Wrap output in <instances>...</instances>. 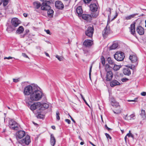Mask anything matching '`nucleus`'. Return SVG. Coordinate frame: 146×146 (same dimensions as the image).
Masks as SVG:
<instances>
[{"mask_svg":"<svg viewBox=\"0 0 146 146\" xmlns=\"http://www.w3.org/2000/svg\"><path fill=\"white\" fill-rule=\"evenodd\" d=\"M127 114L126 115H125V116L124 117V119H125V120H129V117H127Z\"/></svg>","mask_w":146,"mask_h":146,"instance_id":"obj_50","label":"nucleus"},{"mask_svg":"<svg viewBox=\"0 0 146 146\" xmlns=\"http://www.w3.org/2000/svg\"><path fill=\"white\" fill-rule=\"evenodd\" d=\"M9 125L11 129L15 130H18L20 127L18 123L12 119H11L9 121Z\"/></svg>","mask_w":146,"mask_h":146,"instance_id":"obj_3","label":"nucleus"},{"mask_svg":"<svg viewBox=\"0 0 146 146\" xmlns=\"http://www.w3.org/2000/svg\"><path fill=\"white\" fill-rule=\"evenodd\" d=\"M41 105V103L39 102L34 103L31 105L30 109L32 110H34L36 109L39 108Z\"/></svg>","mask_w":146,"mask_h":146,"instance_id":"obj_11","label":"nucleus"},{"mask_svg":"<svg viewBox=\"0 0 146 146\" xmlns=\"http://www.w3.org/2000/svg\"><path fill=\"white\" fill-rule=\"evenodd\" d=\"M81 16L82 19L85 20H88L89 19H90V15L83 14Z\"/></svg>","mask_w":146,"mask_h":146,"instance_id":"obj_27","label":"nucleus"},{"mask_svg":"<svg viewBox=\"0 0 146 146\" xmlns=\"http://www.w3.org/2000/svg\"><path fill=\"white\" fill-rule=\"evenodd\" d=\"M23 15L25 17H27V16L28 15L27 13H24L23 14Z\"/></svg>","mask_w":146,"mask_h":146,"instance_id":"obj_63","label":"nucleus"},{"mask_svg":"<svg viewBox=\"0 0 146 146\" xmlns=\"http://www.w3.org/2000/svg\"><path fill=\"white\" fill-rule=\"evenodd\" d=\"M141 94L142 96H145L146 95V92H143L141 93Z\"/></svg>","mask_w":146,"mask_h":146,"instance_id":"obj_56","label":"nucleus"},{"mask_svg":"<svg viewBox=\"0 0 146 146\" xmlns=\"http://www.w3.org/2000/svg\"><path fill=\"white\" fill-rule=\"evenodd\" d=\"M109 20V22H110V19H109V18H108L107 26L106 27L104 28V31L102 32L103 36L105 38H106L108 35L110 34L111 33V31L110 30V27L108 26Z\"/></svg>","mask_w":146,"mask_h":146,"instance_id":"obj_6","label":"nucleus"},{"mask_svg":"<svg viewBox=\"0 0 146 146\" xmlns=\"http://www.w3.org/2000/svg\"><path fill=\"white\" fill-rule=\"evenodd\" d=\"M77 13L79 16H81L82 15L83 11L81 6H78L77 7L76 9Z\"/></svg>","mask_w":146,"mask_h":146,"instance_id":"obj_21","label":"nucleus"},{"mask_svg":"<svg viewBox=\"0 0 146 146\" xmlns=\"http://www.w3.org/2000/svg\"><path fill=\"white\" fill-rule=\"evenodd\" d=\"M137 98H135L134 100H127V101L129 102H135V101H136V100H137Z\"/></svg>","mask_w":146,"mask_h":146,"instance_id":"obj_57","label":"nucleus"},{"mask_svg":"<svg viewBox=\"0 0 146 146\" xmlns=\"http://www.w3.org/2000/svg\"><path fill=\"white\" fill-rule=\"evenodd\" d=\"M92 66H91L90 67V70H89V74L90 78L91 73V70H92Z\"/></svg>","mask_w":146,"mask_h":146,"instance_id":"obj_52","label":"nucleus"},{"mask_svg":"<svg viewBox=\"0 0 146 146\" xmlns=\"http://www.w3.org/2000/svg\"><path fill=\"white\" fill-rule=\"evenodd\" d=\"M90 15V18L92 17L96 18L97 17L98 14L96 13L93 12Z\"/></svg>","mask_w":146,"mask_h":146,"instance_id":"obj_32","label":"nucleus"},{"mask_svg":"<svg viewBox=\"0 0 146 146\" xmlns=\"http://www.w3.org/2000/svg\"><path fill=\"white\" fill-rule=\"evenodd\" d=\"M24 31V29L22 26H20L16 31V33L19 34L22 33Z\"/></svg>","mask_w":146,"mask_h":146,"instance_id":"obj_24","label":"nucleus"},{"mask_svg":"<svg viewBox=\"0 0 146 146\" xmlns=\"http://www.w3.org/2000/svg\"><path fill=\"white\" fill-rule=\"evenodd\" d=\"M26 35V34H24L23 35H20V37L21 38H24L25 35Z\"/></svg>","mask_w":146,"mask_h":146,"instance_id":"obj_62","label":"nucleus"},{"mask_svg":"<svg viewBox=\"0 0 146 146\" xmlns=\"http://www.w3.org/2000/svg\"><path fill=\"white\" fill-rule=\"evenodd\" d=\"M140 115L142 118L143 119H144L146 117L145 111L144 110H142L140 113Z\"/></svg>","mask_w":146,"mask_h":146,"instance_id":"obj_26","label":"nucleus"},{"mask_svg":"<svg viewBox=\"0 0 146 146\" xmlns=\"http://www.w3.org/2000/svg\"><path fill=\"white\" fill-rule=\"evenodd\" d=\"M65 121L67 122L68 124H70L71 122L68 119H66L65 120Z\"/></svg>","mask_w":146,"mask_h":146,"instance_id":"obj_55","label":"nucleus"},{"mask_svg":"<svg viewBox=\"0 0 146 146\" xmlns=\"http://www.w3.org/2000/svg\"><path fill=\"white\" fill-rule=\"evenodd\" d=\"M111 105L113 107H115L116 108L120 107L119 103L116 101L115 102H114V103H112L111 104Z\"/></svg>","mask_w":146,"mask_h":146,"instance_id":"obj_35","label":"nucleus"},{"mask_svg":"<svg viewBox=\"0 0 146 146\" xmlns=\"http://www.w3.org/2000/svg\"><path fill=\"white\" fill-rule=\"evenodd\" d=\"M114 58L117 61H123L125 57L124 53L121 52H117L114 55Z\"/></svg>","mask_w":146,"mask_h":146,"instance_id":"obj_5","label":"nucleus"},{"mask_svg":"<svg viewBox=\"0 0 146 146\" xmlns=\"http://www.w3.org/2000/svg\"><path fill=\"white\" fill-rule=\"evenodd\" d=\"M128 80V79L127 78H123L122 79L121 81L123 82H124L127 81Z\"/></svg>","mask_w":146,"mask_h":146,"instance_id":"obj_51","label":"nucleus"},{"mask_svg":"<svg viewBox=\"0 0 146 146\" xmlns=\"http://www.w3.org/2000/svg\"><path fill=\"white\" fill-rule=\"evenodd\" d=\"M105 127L108 131L111 129L108 127L106 125H105Z\"/></svg>","mask_w":146,"mask_h":146,"instance_id":"obj_58","label":"nucleus"},{"mask_svg":"<svg viewBox=\"0 0 146 146\" xmlns=\"http://www.w3.org/2000/svg\"><path fill=\"white\" fill-rule=\"evenodd\" d=\"M56 57L60 61H61L63 60V58L60 56L58 55H56Z\"/></svg>","mask_w":146,"mask_h":146,"instance_id":"obj_40","label":"nucleus"},{"mask_svg":"<svg viewBox=\"0 0 146 146\" xmlns=\"http://www.w3.org/2000/svg\"><path fill=\"white\" fill-rule=\"evenodd\" d=\"M49 107V105L48 104L46 103H43L42 104L41 103V105L40 106V108H44L46 109L48 108Z\"/></svg>","mask_w":146,"mask_h":146,"instance_id":"obj_28","label":"nucleus"},{"mask_svg":"<svg viewBox=\"0 0 146 146\" xmlns=\"http://www.w3.org/2000/svg\"><path fill=\"white\" fill-rule=\"evenodd\" d=\"M90 10L92 12H94L97 11L98 6L95 3L91 4L90 5Z\"/></svg>","mask_w":146,"mask_h":146,"instance_id":"obj_15","label":"nucleus"},{"mask_svg":"<svg viewBox=\"0 0 146 146\" xmlns=\"http://www.w3.org/2000/svg\"><path fill=\"white\" fill-rule=\"evenodd\" d=\"M135 115L133 114H132L131 115L129 116V120H131V119H135Z\"/></svg>","mask_w":146,"mask_h":146,"instance_id":"obj_38","label":"nucleus"},{"mask_svg":"<svg viewBox=\"0 0 146 146\" xmlns=\"http://www.w3.org/2000/svg\"><path fill=\"white\" fill-rule=\"evenodd\" d=\"M129 58L132 62V63L136 62L137 59V56L134 55H130Z\"/></svg>","mask_w":146,"mask_h":146,"instance_id":"obj_22","label":"nucleus"},{"mask_svg":"<svg viewBox=\"0 0 146 146\" xmlns=\"http://www.w3.org/2000/svg\"><path fill=\"white\" fill-rule=\"evenodd\" d=\"M113 65H114V66L113 67V69L115 71L118 70L121 67V65H118L115 64H114Z\"/></svg>","mask_w":146,"mask_h":146,"instance_id":"obj_30","label":"nucleus"},{"mask_svg":"<svg viewBox=\"0 0 146 146\" xmlns=\"http://www.w3.org/2000/svg\"><path fill=\"white\" fill-rule=\"evenodd\" d=\"M44 53H45V54L46 55V56H48V57L49 56V54L48 53H47V52H44Z\"/></svg>","mask_w":146,"mask_h":146,"instance_id":"obj_64","label":"nucleus"},{"mask_svg":"<svg viewBox=\"0 0 146 146\" xmlns=\"http://www.w3.org/2000/svg\"><path fill=\"white\" fill-rule=\"evenodd\" d=\"M43 5L41 7V9L42 10L47 11V14L48 17H52L53 15L54 11L52 9H51V7L49 5H46L44 3Z\"/></svg>","mask_w":146,"mask_h":146,"instance_id":"obj_2","label":"nucleus"},{"mask_svg":"<svg viewBox=\"0 0 146 146\" xmlns=\"http://www.w3.org/2000/svg\"><path fill=\"white\" fill-rule=\"evenodd\" d=\"M16 138L17 139H21L25 135V132L23 131H19L16 134Z\"/></svg>","mask_w":146,"mask_h":146,"instance_id":"obj_10","label":"nucleus"},{"mask_svg":"<svg viewBox=\"0 0 146 146\" xmlns=\"http://www.w3.org/2000/svg\"><path fill=\"white\" fill-rule=\"evenodd\" d=\"M137 33L140 35L144 34V29L141 26H139L136 29Z\"/></svg>","mask_w":146,"mask_h":146,"instance_id":"obj_14","label":"nucleus"},{"mask_svg":"<svg viewBox=\"0 0 146 146\" xmlns=\"http://www.w3.org/2000/svg\"><path fill=\"white\" fill-rule=\"evenodd\" d=\"M123 72L125 75L129 76L131 74L130 69L128 68H124L123 70Z\"/></svg>","mask_w":146,"mask_h":146,"instance_id":"obj_20","label":"nucleus"},{"mask_svg":"<svg viewBox=\"0 0 146 146\" xmlns=\"http://www.w3.org/2000/svg\"><path fill=\"white\" fill-rule=\"evenodd\" d=\"M31 141L30 136L29 135H27L25 138L20 140L19 141V143L23 145L24 144L28 145L31 142Z\"/></svg>","mask_w":146,"mask_h":146,"instance_id":"obj_7","label":"nucleus"},{"mask_svg":"<svg viewBox=\"0 0 146 146\" xmlns=\"http://www.w3.org/2000/svg\"><path fill=\"white\" fill-rule=\"evenodd\" d=\"M108 63L110 64L113 65L114 64V62L111 59L110 57H108L107 59Z\"/></svg>","mask_w":146,"mask_h":146,"instance_id":"obj_31","label":"nucleus"},{"mask_svg":"<svg viewBox=\"0 0 146 146\" xmlns=\"http://www.w3.org/2000/svg\"><path fill=\"white\" fill-rule=\"evenodd\" d=\"M33 5L36 9H38L40 7H41L42 4L41 5L40 2L38 1L35 2L33 3Z\"/></svg>","mask_w":146,"mask_h":146,"instance_id":"obj_23","label":"nucleus"},{"mask_svg":"<svg viewBox=\"0 0 146 146\" xmlns=\"http://www.w3.org/2000/svg\"><path fill=\"white\" fill-rule=\"evenodd\" d=\"M113 76V74L111 71H108L106 76V80L108 81H110Z\"/></svg>","mask_w":146,"mask_h":146,"instance_id":"obj_12","label":"nucleus"},{"mask_svg":"<svg viewBox=\"0 0 146 146\" xmlns=\"http://www.w3.org/2000/svg\"><path fill=\"white\" fill-rule=\"evenodd\" d=\"M38 88L36 87L34 90L33 93L31 94L29 99L30 102L38 101L42 98L43 94L40 90L38 89ZM25 100L26 103H29V101L27 99H26Z\"/></svg>","mask_w":146,"mask_h":146,"instance_id":"obj_1","label":"nucleus"},{"mask_svg":"<svg viewBox=\"0 0 146 146\" xmlns=\"http://www.w3.org/2000/svg\"><path fill=\"white\" fill-rule=\"evenodd\" d=\"M13 58H14L13 57H11V56H9L8 57H5L4 58V59H7L9 60V59H12Z\"/></svg>","mask_w":146,"mask_h":146,"instance_id":"obj_49","label":"nucleus"},{"mask_svg":"<svg viewBox=\"0 0 146 146\" xmlns=\"http://www.w3.org/2000/svg\"><path fill=\"white\" fill-rule=\"evenodd\" d=\"M21 23L20 21L16 18L12 19L11 21L12 25L15 27L18 26Z\"/></svg>","mask_w":146,"mask_h":146,"instance_id":"obj_9","label":"nucleus"},{"mask_svg":"<svg viewBox=\"0 0 146 146\" xmlns=\"http://www.w3.org/2000/svg\"><path fill=\"white\" fill-rule=\"evenodd\" d=\"M25 32H26L25 33V34H26V35L29 32V30L28 29H27L25 31Z\"/></svg>","mask_w":146,"mask_h":146,"instance_id":"obj_60","label":"nucleus"},{"mask_svg":"<svg viewBox=\"0 0 146 146\" xmlns=\"http://www.w3.org/2000/svg\"><path fill=\"white\" fill-rule=\"evenodd\" d=\"M110 66L108 64H106L105 66V70L106 72L109 71V68H110Z\"/></svg>","mask_w":146,"mask_h":146,"instance_id":"obj_43","label":"nucleus"},{"mask_svg":"<svg viewBox=\"0 0 146 146\" xmlns=\"http://www.w3.org/2000/svg\"><path fill=\"white\" fill-rule=\"evenodd\" d=\"M43 1L42 3V5H43L44 4V3H45L46 5H49L50 3V2L49 1L50 0H40Z\"/></svg>","mask_w":146,"mask_h":146,"instance_id":"obj_34","label":"nucleus"},{"mask_svg":"<svg viewBox=\"0 0 146 146\" xmlns=\"http://www.w3.org/2000/svg\"><path fill=\"white\" fill-rule=\"evenodd\" d=\"M89 143L92 145L93 146H96L95 145H94V144H93L91 141H89Z\"/></svg>","mask_w":146,"mask_h":146,"instance_id":"obj_61","label":"nucleus"},{"mask_svg":"<svg viewBox=\"0 0 146 146\" xmlns=\"http://www.w3.org/2000/svg\"><path fill=\"white\" fill-rule=\"evenodd\" d=\"M135 14H134L127 16L125 17V19L127 20H130L131 18H133L135 16Z\"/></svg>","mask_w":146,"mask_h":146,"instance_id":"obj_33","label":"nucleus"},{"mask_svg":"<svg viewBox=\"0 0 146 146\" xmlns=\"http://www.w3.org/2000/svg\"><path fill=\"white\" fill-rule=\"evenodd\" d=\"M118 45L117 43H114L110 47V50L115 49L117 48Z\"/></svg>","mask_w":146,"mask_h":146,"instance_id":"obj_29","label":"nucleus"},{"mask_svg":"<svg viewBox=\"0 0 146 146\" xmlns=\"http://www.w3.org/2000/svg\"><path fill=\"white\" fill-rule=\"evenodd\" d=\"M100 59L103 65H104L105 63V59L104 57L103 56H101Z\"/></svg>","mask_w":146,"mask_h":146,"instance_id":"obj_36","label":"nucleus"},{"mask_svg":"<svg viewBox=\"0 0 146 146\" xmlns=\"http://www.w3.org/2000/svg\"><path fill=\"white\" fill-rule=\"evenodd\" d=\"M105 135L108 139L109 138L110 139H111V137L110 135L109 134L107 133H106L105 134Z\"/></svg>","mask_w":146,"mask_h":146,"instance_id":"obj_44","label":"nucleus"},{"mask_svg":"<svg viewBox=\"0 0 146 146\" xmlns=\"http://www.w3.org/2000/svg\"><path fill=\"white\" fill-rule=\"evenodd\" d=\"M111 104V105L112 103H114L115 102V100L113 98H111L110 99Z\"/></svg>","mask_w":146,"mask_h":146,"instance_id":"obj_46","label":"nucleus"},{"mask_svg":"<svg viewBox=\"0 0 146 146\" xmlns=\"http://www.w3.org/2000/svg\"><path fill=\"white\" fill-rule=\"evenodd\" d=\"M117 15H118V14L117 13V12H116V13H115V16L113 18L111 19V21H113L114 19L115 18H116L117 17Z\"/></svg>","mask_w":146,"mask_h":146,"instance_id":"obj_54","label":"nucleus"},{"mask_svg":"<svg viewBox=\"0 0 146 146\" xmlns=\"http://www.w3.org/2000/svg\"><path fill=\"white\" fill-rule=\"evenodd\" d=\"M120 83L116 80H113L110 83V86L111 87H114L117 85H119Z\"/></svg>","mask_w":146,"mask_h":146,"instance_id":"obj_17","label":"nucleus"},{"mask_svg":"<svg viewBox=\"0 0 146 146\" xmlns=\"http://www.w3.org/2000/svg\"><path fill=\"white\" fill-rule=\"evenodd\" d=\"M44 116L43 114H38L37 115V117L38 118L42 119L44 118Z\"/></svg>","mask_w":146,"mask_h":146,"instance_id":"obj_41","label":"nucleus"},{"mask_svg":"<svg viewBox=\"0 0 146 146\" xmlns=\"http://www.w3.org/2000/svg\"><path fill=\"white\" fill-rule=\"evenodd\" d=\"M55 6L57 8L60 9H62L64 7V5L62 2L58 1L55 2Z\"/></svg>","mask_w":146,"mask_h":146,"instance_id":"obj_13","label":"nucleus"},{"mask_svg":"<svg viewBox=\"0 0 146 146\" xmlns=\"http://www.w3.org/2000/svg\"><path fill=\"white\" fill-rule=\"evenodd\" d=\"M92 0H84V2L85 3H89Z\"/></svg>","mask_w":146,"mask_h":146,"instance_id":"obj_48","label":"nucleus"},{"mask_svg":"<svg viewBox=\"0 0 146 146\" xmlns=\"http://www.w3.org/2000/svg\"><path fill=\"white\" fill-rule=\"evenodd\" d=\"M2 2H3V5L4 6H6L8 3V0H1Z\"/></svg>","mask_w":146,"mask_h":146,"instance_id":"obj_39","label":"nucleus"},{"mask_svg":"<svg viewBox=\"0 0 146 146\" xmlns=\"http://www.w3.org/2000/svg\"><path fill=\"white\" fill-rule=\"evenodd\" d=\"M22 55L23 56H24L26 58H28V56L27 55V54H25V53H22Z\"/></svg>","mask_w":146,"mask_h":146,"instance_id":"obj_53","label":"nucleus"},{"mask_svg":"<svg viewBox=\"0 0 146 146\" xmlns=\"http://www.w3.org/2000/svg\"><path fill=\"white\" fill-rule=\"evenodd\" d=\"M135 23L134 22L131 25L130 31L131 33L133 35L135 34Z\"/></svg>","mask_w":146,"mask_h":146,"instance_id":"obj_18","label":"nucleus"},{"mask_svg":"<svg viewBox=\"0 0 146 146\" xmlns=\"http://www.w3.org/2000/svg\"><path fill=\"white\" fill-rule=\"evenodd\" d=\"M113 111V112L114 113H116V114H119L121 112V111L120 110L118 111L117 112H115V111Z\"/></svg>","mask_w":146,"mask_h":146,"instance_id":"obj_59","label":"nucleus"},{"mask_svg":"<svg viewBox=\"0 0 146 146\" xmlns=\"http://www.w3.org/2000/svg\"><path fill=\"white\" fill-rule=\"evenodd\" d=\"M92 41L90 40H85L83 42V45L86 47L91 46L92 44Z\"/></svg>","mask_w":146,"mask_h":146,"instance_id":"obj_16","label":"nucleus"},{"mask_svg":"<svg viewBox=\"0 0 146 146\" xmlns=\"http://www.w3.org/2000/svg\"><path fill=\"white\" fill-rule=\"evenodd\" d=\"M56 119L58 120H59L60 119V117L59 116L60 113L58 111H56Z\"/></svg>","mask_w":146,"mask_h":146,"instance_id":"obj_37","label":"nucleus"},{"mask_svg":"<svg viewBox=\"0 0 146 146\" xmlns=\"http://www.w3.org/2000/svg\"><path fill=\"white\" fill-rule=\"evenodd\" d=\"M94 31V28L93 27H89L85 31V34L90 37H92V36Z\"/></svg>","mask_w":146,"mask_h":146,"instance_id":"obj_8","label":"nucleus"},{"mask_svg":"<svg viewBox=\"0 0 146 146\" xmlns=\"http://www.w3.org/2000/svg\"><path fill=\"white\" fill-rule=\"evenodd\" d=\"M130 131H129V133H127L126 135V136H127L129 137H131L132 138H134V136L133 134H132L131 133H130Z\"/></svg>","mask_w":146,"mask_h":146,"instance_id":"obj_42","label":"nucleus"},{"mask_svg":"<svg viewBox=\"0 0 146 146\" xmlns=\"http://www.w3.org/2000/svg\"><path fill=\"white\" fill-rule=\"evenodd\" d=\"M36 87V86H32L31 85L27 86L25 88L23 92L24 94L27 96L31 95Z\"/></svg>","mask_w":146,"mask_h":146,"instance_id":"obj_4","label":"nucleus"},{"mask_svg":"<svg viewBox=\"0 0 146 146\" xmlns=\"http://www.w3.org/2000/svg\"><path fill=\"white\" fill-rule=\"evenodd\" d=\"M13 82H17L19 81V78H18L17 79L13 78Z\"/></svg>","mask_w":146,"mask_h":146,"instance_id":"obj_47","label":"nucleus"},{"mask_svg":"<svg viewBox=\"0 0 146 146\" xmlns=\"http://www.w3.org/2000/svg\"><path fill=\"white\" fill-rule=\"evenodd\" d=\"M15 29V28L11 26H8L7 29V31L9 33H11Z\"/></svg>","mask_w":146,"mask_h":146,"instance_id":"obj_25","label":"nucleus"},{"mask_svg":"<svg viewBox=\"0 0 146 146\" xmlns=\"http://www.w3.org/2000/svg\"><path fill=\"white\" fill-rule=\"evenodd\" d=\"M56 140L52 134L50 135V143L52 146H54L55 144Z\"/></svg>","mask_w":146,"mask_h":146,"instance_id":"obj_19","label":"nucleus"},{"mask_svg":"<svg viewBox=\"0 0 146 146\" xmlns=\"http://www.w3.org/2000/svg\"><path fill=\"white\" fill-rule=\"evenodd\" d=\"M44 31L46 32V33L48 34H49L50 35H51V33L50 32V31L49 30H44Z\"/></svg>","mask_w":146,"mask_h":146,"instance_id":"obj_45","label":"nucleus"}]
</instances>
